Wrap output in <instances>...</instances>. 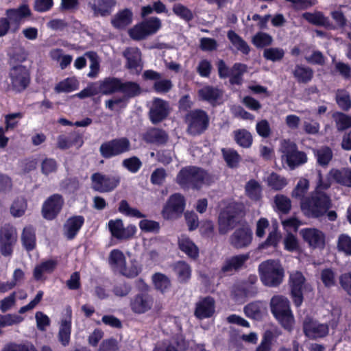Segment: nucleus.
Instances as JSON below:
<instances>
[{
	"mask_svg": "<svg viewBox=\"0 0 351 351\" xmlns=\"http://www.w3.org/2000/svg\"><path fill=\"white\" fill-rule=\"evenodd\" d=\"M337 249L347 255H351V237L341 234L337 240Z\"/></svg>",
	"mask_w": 351,
	"mask_h": 351,
	"instance_id": "nucleus-64",
	"label": "nucleus"
},
{
	"mask_svg": "<svg viewBox=\"0 0 351 351\" xmlns=\"http://www.w3.org/2000/svg\"><path fill=\"white\" fill-rule=\"evenodd\" d=\"M184 122L187 125V133L196 136H200L207 130L210 124V118L205 110L194 109L186 114Z\"/></svg>",
	"mask_w": 351,
	"mask_h": 351,
	"instance_id": "nucleus-5",
	"label": "nucleus"
},
{
	"mask_svg": "<svg viewBox=\"0 0 351 351\" xmlns=\"http://www.w3.org/2000/svg\"><path fill=\"white\" fill-rule=\"evenodd\" d=\"M92 189L99 193H109L114 191L121 182L119 175H106L99 172L94 173L90 176Z\"/></svg>",
	"mask_w": 351,
	"mask_h": 351,
	"instance_id": "nucleus-10",
	"label": "nucleus"
},
{
	"mask_svg": "<svg viewBox=\"0 0 351 351\" xmlns=\"http://www.w3.org/2000/svg\"><path fill=\"white\" fill-rule=\"evenodd\" d=\"M133 20V13L129 8L119 10L112 18L111 24L117 29L123 30L129 26Z\"/></svg>",
	"mask_w": 351,
	"mask_h": 351,
	"instance_id": "nucleus-29",
	"label": "nucleus"
},
{
	"mask_svg": "<svg viewBox=\"0 0 351 351\" xmlns=\"http://www.w3.org/2000/svg\"><path fill=\"white\" fill-rule=\"evenodd\" d=\"M161 27V20L156 16H152L135 25L130 29L128 34L132 40H142L155 34Z\"/></svg>",
	"mask_w": 351,
	"mask_h": 351,
	"instance_id": "nucleus-6",
	"label": "nucleus"
},
{
	"mask_svg": "<svg viewBox=\"0 0 351 351\" xmlns=\"http://www.w3.org/2000/svg\"><path fill=\"white\" fill-rule=\"evenodd\" d=\"M233 138L236 143L242 148H250L253 143V137L250 132L242 128L234 130Z\"/></svg>",
	"mask_w": 351,
	"mask_h": 351,
	"instance_id": "nucleus-42",
	"label": "nucleus"
},
{
	"mask_svg": "<svg viewBox=\"0 0 351 351\" xmlns=\"http://www.w3.org/2000/svg\"><path fill=\"white\" fill-rule=\"evenodd\" d=\"M292 74L298 83L306 84L313 80L314 71L312 68L300 64L295 66Z\"/></svg>",
	"mask_w": 351,
	"mask_h": 351,
	"instance_id": "nucleus-34",
	"label": "nucleus"
},
{
	"mask_svg": "<svg viewBox=\"0 0 351 351\" xmlns=\"http://www.w3.org/2000/svg\"><path fill=\"white\" fill-rule=\"evenodd\" d=\"M72 312L71 308L67 311L66 316L61 320L58 332V340L63 346L69 344L71 333Z\"/></svg>",
	"mask_w": 351,
	"mask_h": 351,
	"instance_id": "nucleus-30",
	"label": "nucleus"
},
{
	"mask_svg": "<svg viewBox=\"0 0 351 351\" xmlns=\"http://www.w3.org/2000/svg\"><path fill=\"white\" fill-rule=\"evenodd\" d=\"M335 101L339 108L344 112H348L351 109L350 95L346 90H337L335 95Z\"/></svg>",
	"mask_w": 351,
	"mask_h": 351,
	"instance_id": "nucleus-52",
	"label": "nucleus"
},
{
	"mask_svg": "<svg viewBox=\"0 0 351 351\" xmlns=\"http://www.w3.org/2000/svg\"><path fill=\"white\" fill-rule=\"evenodd\" d=\"M261 282L265 286L277 287L283 282L285 269L279 261L269 259L258 265Z\"/></svg>",
	"mask_w": 351,
	"mask_h": 351,
	"instance_id": "nucleus-4",
	"label": "nucleus"
},
{
	"mask_svg": "<svg viewBox=\"0 0 351 351\" xmlns=\"http://www.w3.org/2000/svg\"><path fill=\"white\" fill-rule=\"evenodd\" d=\"M142 265L136 260H133L131 261L129 267H126V264L123 266V268L120 271V274L128 278H134L142 272Z\"/></svg>",
	"mask_w": 351,
	"mask_h": 351,
	"instance_id": "nucleus-57",
	"label": "nucleus"
},
{
	"mask_svg": "<svg viewBox=\"0 0 351 351\" xmlns=\"http://www.w3.org/2000/svg\"><path fill=\"white\" fill-rule=\"evenodd\" d=\"M273 38L269 34L258 32L252 38V44L258 49H263L272 44Z\"/></svg>",
	"mask_w": 351,
	"mask_h": 351,
	"instance_id": "nucleus-55",
	"label": "nucleus"
},
{
	"mask_svg": "<svg viewBox=\"0 0 351 351\" xmlns=\"http://www.w3.org/2000/svg\"><path fill=\"white\" fill-rule=\"evenodd\" d=\"M21 243L27 252H32L36 248V228L33 226L29 225L24 227L21 234Z\"/></svg>",
	"mask_w": 351,
	"mask_h": 351,
	"instance_id": "nucleus-32",
	"label": "nucleus"
},
{
	"mask_svg": "<svg viewBox=\"0 0 351 351\" xmlns=\"http://www.w3.org/2000/svg\"><path fill=\"white\" fill-rule=\"evenodd\" d=\"M27 208V201L24 198H17L10 207V213L14 217H21L25 214Z\"/></svg>",
	"mask_w": 351,
	"mask_h": 351,
	"instance_id": "nucleus-59",
	"label": "nucleus"
},
{
	"mask_svg": "<svg viewBox=\"0 0 351 351\" xmlns=\"http://www.w3.org/2000/svg\"><path fill=\"white\" fill-rule=\"evenodd\" d=\"M173 12L180 19L189 22L193 19L192 11L181 3H176L172 8Z\"/></svg>",
	"mask_w": 351,
	"mask_h": 351,
	"instance_id": "nucleus-60",
	"label": "nucleus"
},
{
	"mask_svg": "<svg viewBox=\"0 0 351 351\" xmlns=\"http://www.w3.org/2000/svg\"><path fill=\"white\" fill-rule=\"evenodd\" d=\"M121 80L115 77H108L100 82L99 91L105 95L119 93Z\"/></svg>",
	"mask_w": 351,
	"mask_h": 351,
	"instance_id": "nucleus-37",
	"label": "nucleus"
},
{
	"mask_svg": "<svg viewBox=\"0 0 351 351\" xmlns=\"http://www.w3.org/2000/svg\"><path fill=\"white\" fill-rule=\"evenodd\" d=\"M108 263L112 268L118 269L120 272L126 264V259L122 251L114 249L110 252Z\"/></svg>",
	"mask_w": 351,
	"mask_h": 351,
	"instance_id": "nucleus-48",
	"label": "nucleus"
},
{
	"mask_svg": "<svg viewBox=\"0 0 351 351\" xmlns=\"http://www.w3.org/2000/svg\"><path fill=\"white\" fill-rule=\"evenodd\" d=\"M126 60L125 67L139 74L142 70L141 51L138 47H128L123 52Z\"/></svg>",
	"mask_w": 351,
	"mask_h": 351,
	"instance_id": "nucleus-26",
	"label": "nucleus"
},
{
	"mask_svg": "<svg viewBox=\"0 0 351 351\" xmlns=\"http://www.w3.org/2000/svg\"><path fill=\"white\" fill-rule=\"evenodd\" d=\"M309 188V181L306 178H301L298 182L295 187L291 192L292 197L299 199L301 201L306 198L304 196Z\"/></svg>",
	"mask_w": 351,
	"mask_h": 351,
	"instance_id": "nucleus-58",
	"label": "nucleus"
},
{
	"mask_svg": "<svg viewBox=\"0 0 351 351\" xmlns=\"http://www.w3.org/2000/svg\"><path fill=\"white\" fill-rule=\"evenodd\" d=\"M300 235L304 242L311 249L323 250L326 246V235L315 228H304L300 230Z\"/></svg>",
	"mask_w": 351,
	"mask_h": 351,
	"instance_id": "nucleus-16",
	"label": "nucleus"
},
{
	"mask_svg": "<svg viewBox=\"0 0 351 351\" xmlns=\"http://www.w3.org/2000/svg\"><path fill=\"white\" fill-rule=\"evenodd\" d=\"M331 207L330 197L324 192L315 190L309 197L300 201L303 213L310 218H319L326 214Z\"/></svg>",
	"mask_w": 351,
	"mask_h": 351,
	"instance_id": "nucleus-3",
	"label": "nucleus"
},
{
	"mask_svg": "<svg viewBox=\"0 0 351 351\" xmlns=\"http://www.w3.org/2000/svg\"><path fill=\"white\" fill-rule=\"evenodd\" d=\"M314 155L317 159V163L322 167H327L333 157L332 149L328 146H324L314 150Z\"/></svg>",
	"mask_w": 351,
	"mask_h": 351,
	"instance_id": "nucleus-45",
	"label": "nucleus"
},
{
	"mask_svg": "<svg viewBox=\"0 0 351 351\" xmlns=\"http://www.w3.org/2000/svg\"><path fill=\"white\" fill-rule=\"evenodd\" d=\"M169 104L167 101L156 97L149 112V117L153 124H157L165 120L169 114Z\"/></svg>",
	"mask_w": 351,
	"mask_h": 351,
	"instance_id": "nucleus-22",
	"label": "nucleus"
},
{
	"mask_svg": "<svg viewBox=\"0 0 351 351\" xmlns=\"http://www.w3.org/2000/svg\"><path fill=\"white\" fill-rule=\"evenodd\" d=\"M83 144V134L77 131L71 132L68 135H59L57 138V147L62 150L72 147L80 148Z\"/></svg>",
	"mask_w": 351,
	"mask_h": 351,
	"instance_id": "nucleus-27",
	"label": "nucleus"
},
{
	"mask_svg": "<svg viewBox=\"0 0 351 351\" xmlns=\"http://www.w3.org/2000/svg\"><path fill=\"white\" fill-rule=\"evenodd\" d=\"M152 282L155 289L161 293H165L171 285L169 278L160 272H156L152 276Z\"/></svg>",
	"mask_w": 351,
	"mask_h": 351,
	"instance_id": "nucleus-47",
	"label": "nucleus"
},
{
	"mask_svg": "<svg viewBox=\"0 0 351 351\" xmlns=\"http://www.w3.org/2000/svg\"><path fill=\"white\" fill-rule=\"evenodd\" d=\"M176 182L182 189H199L204 184L210 185L213 183L215 177L201 167L188 166L178 172Z\"/></svg>",
	"mask_w": 351,
	"mask_h": 351,
	"instance_id": "nucleus-1",
	"label": "nucleus"
},
{
	"mask_svg": "<svg viewBox=\"0 0 351 351\" xmlns=\"http://www.w3.org/2000/svg\"><path fill=\"white\" fill-rule=\"evenodd\" d=\"M143 139L148 143L165 145L168 141V134L162 129L152 128L145 133Z\"/></svg>",
	"mask_w": 351,
	"mask_h": 351,
	"instance_id": "nucleus-36",
	"label": "nucleus"
},
{
	"mask_svg": "<svg viewBox=\"0 0 351 351\" xmlns=\"http://www.w3.org/2000/svg\"><path fill=\"white\" fill-rule=\"evenodd\" d=\"M64 204L62 195L54 193L48 197L41 208L43 217L47 221L54 220L60 213Z\"/></svg>",
	"mask_w": 351,
	"mask_h": 351,
	"instance_id": "nucleus-15",
	"label": "nucleus"
},
{
	"mask_svg": "<svg viewBox=\"0 0 351 351\" xmlns=\"http://www.w3.org/2000/svg\"><path fill=\"white\" fill-rule=\"evenodd\" d=\"M305 282L306 278L301 271H296L289 275L290 296L297 308L300 307L304 301L303 289L306 287Z\"/></svg>",
	"mask_w": 351,
	"mask_h": 351,
	"instance_id": "nucleus-13",
	"label": "nucleus"
},
{
	"mask_svg": "<svg viewBox=\"0 0 351 351\" xmlns=\"http://www.w3.org/2000/svg\"><path fill=\"white\" fill-rule=\"evenodd\" d=\"M241 211L235 205H229L220 211L218 226L219 232L221 234H225L236 227L239 223L237 219Z\"/></svg>",
	"mask_w": 351,
	"mask_h": 351,
	"instance_id": "nucleus-11",
	"label": "nucleus"
},
{
	"mask_svg": "<svg viewBox=\"0 0 351 351\" xmlns=\"http://www.w3.org/2000/svg\"><path fill=\"white\" fill-rule=\"evenodd\" d=\"M11 85L13 90L22 92L30 84V73L25 66L19 64L12 66L9 72Z\"/></svg>",
	"mask_w": 351,
	"mask_h": 351,
	"instance_id": "nucleus-14",
	"label": "nucleus"
},
{
	"mask_svg": "<svg viewBox=\"0 0 351 351\" xmlns=\"http://www.w3.org/2000/svg\"><path fill=\"white\" fill-rule=\"evenodd\" d=\"M85 223L82 215H73L69 217L63 225L64 235L68 240H73Z\"/></svg>",
	"mask_w": 351,
	"mask_h": 351,
	"instance_id": "nucleus-28",
	"label": "nucleus"
},
{
	"mask_svg": "<svg viewBox=\"0 0 351 351\" xmlns=\"http://www.w3.org/2000/svg\"><path fill=\"white\" fill-rule=\"evenodd\" d=\"M302 328L304 335L313 339L325 337L329 332L328 324H320L311 317H306L304 319Z\"/></svg>",
	"mask_w": 351,
	"mask_h": 351,
	"instance_id": "nucleus-19",
	"label": "nucleus"
},
{
	"mask_svg": "<svg viewBox=\"0 0 351 351\" xmlns=\"http://www.w3.org/2000/svg\"><path fill=\"white\" fill-rule=\"evenodd\" d=\"M245 315L251 319H257L261 316V303L256 301L247 304L244 307Z\"/></svg>",
	"mask_w": 351,
	"mask_h": 351,
	"instance_id": "nucleus-62",
	"label": "nucleus"
},
{
	"mask_svg": "<svg viewBox=\"0 0 351 351\" xmlns=\"http://www.w3.org/2000/svg\"><path fill=\"white\" fill-rule=\"evenodd\" d=\"M285 56V51L281 48L271 47L264 50L263 57L272 62H277L281 60Z\"/></svg>",
	"mask_w": 351,
	"mask_h": 351,
	"instance_id": "nucleus-63",
	"label": "nucleus"
},
{
	"mask_svg": "<svg viewBox=\"0 0 351 351\" xmlns=\"http://www.w3.org/2000/svg\"><path fill=\"white\" fill-rule=\"evenodd\" d=\"M274 339V332L270 330H265L263 335L261 343L256 348V351H271Z\"/></svg>",
	"mask_w": 351,
	"mask_h": 351,
	"instance_id": "nucleus-61",
	"label": "nucleus"
},
{
	"mask_svg": "<svg viewBox=\"0 0 351 351\" xmlns=\"http://www.w3.org/2000/svg\"><path fill=\"white\" fill-rule=\"evenodd\" d=\"M197 93L201 100L208 101L213 106L222 96V91L213 86H205Z\"/></svg>",
	"mask_w": 351,
	"mask_h": 351,
	"instance_id": "nucleus-31",
	"label": "nucleus"
},
{
	"mask_svg": "<svg viewBox=\"0 0 351 351\" xmlns=\"http://www.w3.org/2000/svg\"><path fill=\"white\" fill-rule=\"evenodd\" d=\"M247 65L243 63H234L231 68V73L228 77L231 85L240 86L243 83V75L247 71Z\"/></svg>",
	"mask_w": 351,
	"mask_h": 351,
	"instance_id": "nucleus-43",
	"label": "nucleus"
},
{
	"mask_svg": "<svg viewBox=\"0 0 351 351\" xmlns=\"http://www.w3.org/2000/svg\"><path fill=\"white\" fill-rule=\"evenodd\" d=\"M32 13L26 3L20 5L16 8H9L5 10L6 19H8L10 27H14V32L19 29L21 23L32 16Z\"/></svg>",
	"mask_w": 351,
	"mask_h": 351,
	"instance_id": "nucleus-17",
	"label": "nucleus"
},
{
	"mask_svg": "<svg viewBox=\"0 0 351 351\" xmlns=\"http://www.w3.org/2000/svg\"><path fill=\"white\" fill-rule=\"evenodd\" d=\"M116 5V0H91L88 2V7L93 11L94 17L110 15Z\"/></svg>",
	"mask_w": 351,
	"mask_h": 351,
	"instance_id": "nucleus-25",
	"label": "nucleus"
},
{
	"mask_svg": "<svg viewBox=\"0 0 351 351\" xmlns=\"http://www.w3.org/2000/svg\"><path fill=\"white\" fill-rule=\"evenodd\" d=\"M302 18L314 25L322 26L330 29H336V27L330 23L328 18L326 17L322 12H316L314 13L304 12L302 14Z\"/></svg>",
	"mask_w": 351,
	"mask_h": 351,
	"instance_id": "nucleus-35",
	"label": "nucleus"
},
{
	"mask_svg": "<svg viewBox=\"0 0 351 351\" xmlns=\"http://www.w3.org/2000/svg\"><path fill=\"white\" fill-rule=\"evenodd\" d=\"M270 310L274 317L281 327L291 332L293 331L295 318L289 299L282 295H275L270 300Z\"/></svg>",
	"mask_w": 351,
	"mask_h": 351,
	"instance_id": "nucleus-2",
	"label": "nucleus"
},
{
	"mask_svg": "<svg viewBox=\"0 0 351 351\" xmlns=\"http://www.w3.org/2000/svg\"><path fill=\"white\" fill-rule=\"evenodd\" d=\"M154 298L147 292H141L134 295L130 301L131 311L136 314H143L152 309Z\"/></svg>",
	"mask_w": 351,
	"mask_h": 351,
	"instance_id": "nucleus-21",
	"label": "nucleus"
},
{
	"mask_svg": "<svg viewBox=\"0 0 351 351\" xmlns=\"http://www.w3.org/2000/svg\"><path fill=\"white\" fill-rule=\"evenodd\" d=\"M332 117L338 131H343L351 128V116L343 112H335Z\"/></svg>",
	"mask_w": 351,
	"mask_h": 351,
	"instance_id": "nucleus-50",
	"label": "nucleus"
},
{
	"mask_svg": "<svg viewBox=\"0 0 351 351\" xmlns=\"http://www.w3.org/2000/svg\"><path fill=\"white\" fill-rule=\"evenodd\" d=\"M184 197L180 193H174L168 199L162 209V215L165 219H171L174 215H181L185 208Z\"/></svg>",
	"mask_w": 351,
	"mask_h": 351,
	"instance_id": "nucleus-20",
	"label": "nucleus"
},
{
	"mask_svg": "<svg viewBox=\"0 0 351 351\" xmlns=\"http://www.w3.org/2000/svg\"><path fill=\"white\" fill-rule=\"evenodd\" d=\"M221 153L227 166L230 168H236L241 160V156L234 149H221Z\"/></svg>",
	"mask_w": 351,
	"mask_h": 351,
	"instance_id": "nucleus-51",
	"label": "nucleus"
},
{
	"mask_svg": "<svg viewBox=\"0 0 351 351\" xmlns=\"http://www.w3.org/2000/svg\"><path fill=\"white\" fill-rule=\"evenodd\" d=\"M246 195L252 201H259L262 198V187L260 183L254 179L250 180L245 184Z\"/></svg>",
	"mask_w": 351,
	"mask_h": 351,
	"instance_id": "nucleus-44",
	"label": "nucleus"
},
{
	"mask_svg": "<svg viewBox=\"0 0 351 351\" xmlns=\"http://www.w3.org/2000/svg\"><path fill=\"white\" fill-rule=\"evenodd\" d=\"M329 175L330 177L338 184L351 187V169L342 168V169H332Z\"/></svg>",
	"mask_w": 351,
	"mask_h": 351,
	"instance_id": "nucleus-39",
	"label": "nucleus"
},
{
	"mask_svg": "<svg viewBox=\"0 0 351 351\" xmlns=\"http://www.w3.org/2000/svg\"><path fill=\"white\" fill-rule=\"evenodd\" d=\"M253 240V232L247 223L236 228L228 239L229 244L235 250L248 247Z\"/></svg>",
	"mask_w": 351,
	"mask_h": 351,
	"instance_id": "nucleus-12",
	"label": "nucleus"
},
{
	"mask_svg": "<svg viewBox=\"0 0 351 351\" xmlns=\"http://www.w3.org/2000/svg\"><path fill=\"white\" fill-rule=\"evenodd\" d=\"M79 85V82L75 77H66L58 82L56 85L54 90L58 93H71L77 90Z\"/></svg>",
	"mask_w": 351,
	"mask_h": 351,
	"instance_id": "nucleus-46",
	"label": "nucleus"
},
{
	"mask_svg": "<svg viewBox=\"0 0 351 351\" xmlns=\"http://www.w3.org/2000/svg\"><path fill=\"white\" fill-rule=\"evenodd\" d=\"M179 249L186 254L189 258L197 260L199 257V247L189 237H182L178 239Z\"/></svg>",
	"mask_w": 351,
	"mask_h": 351,
	"instance_id": "nucleus-38",
	"label": "nucleus"
},
{
	"mask_svg": "<svg viewBox=\"0 0 351 351\" xmlns=\"http://www.w3.org/2000/svg\"><path fill=\"white\" fill-rule=\"evenodd\" d=\"M280 239V233L278 232L276 229L274 230L269 233L266 240L264 242L259 244L258 248L259 250H265L270 247L276 248L278 245Z\"/></svg>",
	"mask_w": 351,
	"mask_h": 351,
	"instance_id": "nucleus-56",
	"label": "nucleus"
},
{
	"mask_svg": "<svg viewBox=\"0 0 351 351\" xmlns=\"http://www.w3.org/2000/svg\"><path fill=\"white\" fill-rule=\"evenodd\" d=\"M274 204L277 210L284 215L289 213L291 209V202L290 199L282 194H277L275 195Z\"/></svg>",
	"mask_w": 351,
	"mask_h": 351,
	"instance_id": "nucleus-54",
	"label": "nucleus"
},
{
	"mask_svg": "<svg viewBox=\"0 0 351 351\" xmlns=\"http://www.w3.org/2000/svg\"><path fill=\"white\" fill-rule=\"evenodd\" d=\"M215 312V301L211 296L201 299L195 304L194 315L198 319L202 320L211 317Z\"/></svg>",
	"mask_w": 351,
	"mask_h": 351,
	"instance_id": "nucleus-24",
	"label": "nucleus"
},
{
	"mask_svg": "<svg viewBox=\"0 0 351 351\" xmlns=\"http://www.w3.org/2000/svg\"><path fill=\"white\" fill-rule=\"evenodd\" d=\"M172 269L180 283H187L191 279L192 273L191 267L186 261H178L176 262L173 265Z\"/></svg>",
	"mask_w": 351,
	"mask_h": 351,
	"instance_id": "nucleus-33",
	"label": "nucleus"
},
{
	"mask_svg": "<svg viewBox=\"0 0 351 351\" xmlns=\"http://www.w3.org/2000/svg\"><path fill=\"white\" fill-rule=\"evenodd\" d=\"M17 238V231L13 225L5 223L1 226L0 228V254L3 256H12Z\"/></svg>",
	"mask_w": 351,
	"mask_h": 351,
	"instance_id": "nucleus-8",
	"label": "nucleus"
},
{
	"mask_svg": "<svg viewBox=\"0 0 351 351\" xmlns=\"http://www.w3.org/2000/svg\"><path fill=\"white\" fill-rule=\"evenodd\" d=\"M118 210L127 217H136L137 219L145 218L146 217L145 215L143 214L137 208L130 207L129 203L125 199H122L119 202Z\"/></svg>",
	"mask_w": 351,
	"mask_h": 351,
	"instance_id": "nucleus-53",
	"label": "nucleus"
},
{
	"mask_svg": "<svg viewBox=\"0 0 351 351\" xmlns=\"http://www.w3.org/2000/svg\"><path fill=\"white\" fill-rule=\"evenodd\" d=\"M250 259V253L240 254L228 257L221 267L223 274H232L243 269Z\"/></svg>",
	"mask_w": 351,
	"mask_h": 351,
	"instance_id": "nucleus-23",
	"label": "nucleus"
},
{
	"mask_svg": "<svg viewBox=\"0 0 351 351\" xmlns=\"http://www.w3.org/2000/svg\"><path fill=\"white\" fill-rule=\"evenodd\" d=\"M227 37L237 51L245 56L250 54L251 51L250 47L247 43L234 30H229L227 32Z\"/></svg>",
	"mask_w": 351,
	"mask_h": 351,
	"instance_id": "nucleus-40",
	"label": "nucleus"
},
{
	"mask_svg": "<svg viewBox=\"0 0 351 351\" xmlns=\"http://www.w3.org/2000/svg\"><path fill=\"white\" fill-rule=\"evenodd\" d=\"M281 152L282 158L285 157V160L291 169L304 164L307 161V156L305 152L299 151L297 145L290 140H285L281 145Z\"/></svg>",
	"mask_w": 351,
	"mask_h": 351,
	"instance_id": "nucleus-9",
	"label": "nucleus"
},
{
	"mask_svg": "<svg viewBox=\"0 0 351 351\" xmlns=\"http://www.w3.org/2000/svg\"><path fill=\"white\" fill-rule=\"evenodd\" d=\"M267 184L274 191L283 189L288 184L287 180L276 172H271L267 178Z\"/></svg>",
	"mask_w": 351,
	"mask_h": 351,
	"instance_id": "nucleus-49",
	"label": "nucleus"
},
{
	"mask_svg": "<svg viewBox=\"0 0 351 351\" xmlns=\"http://www.w3.org/2000/svg\"><path fill=\"white\" fill-rule=\"evenodd\" d=\"M131 149V143L127 137H120L102 143L99 147L100 155L110 159L122 155Z\"/></svg>",
	"mask_w": 351,
	"mask_h": 351,
	"instance_id": "nucleus-7",
	"label": "nucleus"
},
{
	"mask_svg": "<svg viewBox=\"0 0 351 351\" xmlns=\"http://www.w3.org/2000/svg\"><path fill=\"white\" fill-rule=\"evenodd\" d=\"M111 235L119 240H128L132 238L136 232L134 225L130 224L124 227L122 219H110L108 223Z\"/></svg>",
	"mask_w": 351,
	"mask_h": 351,
	"instance_id": "nucleus-18",
	"label": "nucleus"
},
{
	"mask_svg": "<svg viewBox=\"0 0 351 351\" xmlns=\"http://www.w3.org/2000/svg\"><path fill=\"white\" fill-rule=\"evenodd\" d=\"M119 93H123V96L129 99L140 95L142 89L140 84L136 82L121 80Z\"/></svg>",
	"mask_w": 351,
	"mask_h": 351,
	"instance_id": "nucleus-41",
	"label": "nucleus"
}]
</instances>
